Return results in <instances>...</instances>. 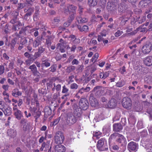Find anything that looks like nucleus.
Returning a JSON list of instances; mask_svg holds the SVG:
<instances>
[{
    "label": "nucleus",
    "mask_w": 152,
    "mask_h": 152,
    "mask_svg": "<svg viewBox=\"0 0 152 152\" xmlns=\"http://www.w3.org/2000/svg\"><path fill=\"white\" fill-rule=\"evenodd\" d=\"M152 2L151 0H142L140 2L139 5L142 8H147L151 5Z\"/></svg>",
    "instance_id": "12"
},
{
    "label": "nucleus",
    "mask_w": 152,
    "mask_h": 152,
    "mask_svg": "<svg viewBox=\"0 0 152 152\" xmlns=\"http://www.w3.org/2000/svg\"><path fill=\"white\" fill-rule=\"evenodd\" d=\"M113 130L116 132H119L123 129L121 124L119 123L115 124L113 125Z\"/></svg>",
    "instance_id": "20"
},
{
    "label": "nucleus",
    "mask_w": 152,
    "mask_h": 152,
    "mask_svg": "<svg viewBox=\"0 0 152 152\" xmlns=\"http://www.w3.org/2000/svg\"><path fill=\"white\" fill-rule=\"evenodd\" d=\"M118 137L116 140V142L121 144V145H122L124 144L125 143L126 141V139L124 136L119 134Z\"/></svg>",
    "instance_id": "19"
},
{
    "label": "nucleus",
    "mask_w": 152,
    "mask_h": 152,
    "mask_svg": "<svg viewBox=\"0 0 152 152\" xmlns=\"http://www.w3.org/2000/svg\"><path fill=\"white\" fill-rule=\"evenodd\" d=\"M107 9L109 11H112L116 10V4L115 2L109 1L107 5Z\"/></svg>",
    "instance_id": "13"
},
{
    "label": "nucleus",
    "mask_w": 152,
    "mask_h": 152,
    "mask_svg": "<svg viewBox=\"0 0 152 152\" xmlns=\"http://www.w3.org/2000/svg\"><path fill=\"white\" fill-rule=\"evenodd\" d=\"M75 56L74 54H72L70 55L69 58H68L67 59V61L69 62H70L72 60V61L74 58H75Z\"/></svg>",
    "instance_id": "61"
},
{
    "label": "nucleus",
    "mask_w": 152,
    "mask_h": 152,
    "mask_svg": "<svg viewBox=\"0 0 152 152\" xmlns=\"http://www.w3.org/2000/svg\"><path fill=\"white\" fill-rule=\"evenodd\" d=\"M102 74L103 77V79H105L108 76L109 74V71H108L104 73H102Z\"/></svg>",
    "instance_id": "62"
},
{
    "label": "nucleus",
    "mask_w": 152,
    "mask_h": 152,
    "mask_svg": "<svg viewBox=\"0 0 152 152\" xmlns=\"http://www.w3.org/2000/svg\"><path fill=\"white\" fill-rule=\"evenodd\" d=\"M26 27H25L24 28H22L21 30L20 31L19 34L23 37L24 36H26Z\"/></svg>",
    "instance_id": "41"
},
{
    "label": "nucleus",
    "mask_w": 152,
    "mask_h": 152,
    "mask_svg": "<svg viewBox=\"0 0 152 152\" xmlns=\"http://www.w3.org/2000/svg\"><path fill=\"white\" fill-rule=\"evenodd\" d=\"M123 33V32L120 30H118L115 34V36L116 37H118L121 35Z\"/></svg>",
    "instance_id": "55"
},
{
    "label": "nucleus",
    "mask_w": 152,
    "mask_h": 152,
    "mask_svg": "<svg viewBox=\"0 0 152 152\" xmlns=\"http://www.w3.org/2000/svg\"><path fill=\"white\" fill-rule=\"evenodd\" d=\"M138 148V144L133 141L130 142L127 145V149L130 152H135Z\"/></svg>",
    "instance_id": "6"
},
{
    "label": "nucleus",
    "mask_w": 152,
    "mask_h": 152,
    "mask_svg": "<svg viewBox=\"0 0 152 152\" xmlns=\"http://www.w3.org/2000/svg\"><path fill=\"white\" fill-rule=\"evenodd\" d=\"M68 8L71 12H73V13H76L75 11L77 8L76 6L72 5H70L69 6Z\"/></svg>",
    "instance_id": "40"
},
{
    "label": "nucleus",
    "mask_w": 152,
    "mask_h": 152,
    "mask_svg": "<svg viewBox=\"0 0 152 152\" xmlns=\"http://www.w3.org/2000/svg\"><path fill=\"white\" fill-rule=\"evenodd\" d=\"M69 91V89L65 85H64L62 87V93L63 94H65Z\"/></svg>",
    "instance_id": "50"
},
{
    "label": "nucleus",
    "mask_w": 152,
    "mask_h": 152,
    "mask_svg": "<svg viewBox=\"0 0 152 152\" xmlns=\"http://www.w3.org/2000/svg\"><path fill=\"white\" fill-rule=\"evenodd\" d=\"M33 7L27 6L24 8V12L26 14L23 16V19L26 20H28L34 11Z\"/></svg>",
    "instance_id": "2"
},
{
    "label": "nucleus",
    "mask_w": 152,
    "mask_h": 152,
    "mask_svg": "<svg viewBox=\"0 0 152 152\" xmlns=\"http://www.w3.org/2000/svg\"><path fill=\"white\" fill-rule=\"evenodd\" d=\"M17 39L14 38L12 39L10 43L11 48L13 49L15 45L16 44Z\"/></svg>",
    "instance_id": "44"
},
{
    "label": "nucleus",
    "mask_w": 152,
    "mask_h": 152,
    "mask_svg": "<svg viewBox=\"0 0 152 152\" xmlns=\"http://www.w3.org/2000/svg\"><path fill=\"white\" fill-rule=\"evenodd\" d=\"M105 141L104 138H101L98 140L97 144V148L102 151H106L108 148L105 147L104 142Z\"/></svg>",
    "instance_id": "9"
},
{
    "label": "nucleus",
    "mask_w": 152,
    "mask_h": 152,
    "mask_svg": "<svg viewBox=\"0 0 152 152\" xmlns=\"http://www.w3.org/2000/svg\"><path fill=\"white\" fill-rule=\"evenodd\" d=\"M98 0H88V4L90 7H94L97 4Z\"/></svg>",
    "instance_id": "32"
},
{
    "label": "nucleus",
    "mask_w": 152,
    "mask_h": 152,
    "mask_svg": "<svg viewBox=\"0 0 152 152\" xmlns=\"http://www.w3.org/2000/svg\"><path fill=\"white\" fill-rule=\"evenodd\" d=\"M7 132L8 135L11 138H14L16 135V132L13 130H8Z\"/></svg>",
    "instance_id": "29"
},
{
    "label": "nucleus",
    "mask_w": 152,
    "mask_h": 152,
    "mask_svg": "<svg viewBox=\"0 0 152 152\" xmlns=\"http://www.w3.org/2000/svg\"><path fill=\"white\" fill-rule=\"evenodd\" d=\"M145 44L142 48V52L144 54H147L152 49V43L149 41H147Z\"/></svg>",
    "instance_id": "5"
},
{
    "label": "nucleus",
    "mask_w": 152,
    "mask_h": 152,
    "mask_svg": "<svg viewBox=\"0 0 152 152\" xmlns=\"http://www.w3.org/2000/svg\"><path fill=\"white\" fill-rule=\"evenodd\" d=\"M116 104V100L114 99H111L107 103L108 107L111 108H114Z\"/></svg>",
    "instance_id": "22"
},
{
    "label": "nucleus",
    "mask_w": 152,
    "mask_h": 152,
    "mask_svg": "<svg viewBox=\"0 0 152 152\" xmlns=\"http://www.w3.org/2000/svg\"><path fill=\"white\" fill-rule=\"evenodd\" d=\"M0 109L3 112L5 115L9 116L12 113L11 109L10 107H8L5 109L0 108Z\"/></svg>",
    "instance_id": "24"
},
{
    "label": "nucleus",
    "mask_w": 152,
    "mask_h": 152,
    "mask_svg": "<svg viewBox=\"0 0 152 152\" xmlns=\"http://www.w3.org/2000/svg\"><path fill=\"white\" fill-rule=\"evenodd\" d=\"M27 121L26 119L23 118L20 121V123L23 126L24 125H25L26 124L28 123H27Z\"/></svg>",
    "instance_id": "60"
},
{
    "label": "nucleus",
    "mask_w": 152,
    "mask_h": 152,
    "mask_svg": "<svg viewBox=\"0 0 152 152\" xmlns=\"http://www.w3.org/2000/svg\"><path fill=\"white\" fill-rule=\"evenodd\" d=\"M106 0H100L99 4L101 7H104L106 6Z\"/></svg>",
    "instance_id": "49"
},
{
    "label": "nucleus",
    "mask_w": 152,
    "mask_h": 152,
    "mask_svg": "<svg viewBox=\"0 0 152 152\" xmlns=\"http://www.w3.org/2000/svg\"><path fill=\"white\" fill-rule=\"evenodd\" d=\"M47 146H48V145L47 144H46L45 143V142H44L42 145V146L40 148V150L42 151L43 150L44 151H47V149L46 148V147Z\"/></svg>",
    "instance_id": "47"
},
{
    "label": "nucleus",
    "mask_w": 152,
    "mask_h": 152,
    "mask_svg": "<svg viewBox=\"0 0 152 152\" xmlns=\"http://www.w3.org/2000/svg\"><path fill=\"white\" fill-rule=\"evenodd\" d=\"M75 69V67L73 66H71L67 67L66 69V71L67 72L69 73L74 71Z\"/></svg>",
    "instance_id": "38"
},
{
    "label": "nucleus",
    "mask_w": 152,
    "mask_h": 152,
    "mask_svg": "<svg viewBox=\"0 0 152 152\" xmlns=\"http://www.w3.org/2000/svg\"><path fill=\"white\" fill-rule=\"evenodd\" d=\"M45 115L47 116L50 115L52 113V111L50 107L49 106H46L44 110Z\"/></svg>",
    "instance_id": "31"
},
{
    "label": "nucleus",
    "mask_w": 152,
    "mask_h": 152,
    "mask_svg": "<svg viewBox=\"0 0 152 152\" xmlns=\"http://www.w3.org/2000/svg\"><path fill=\"white\" fill-rule=\"evenodd\" d=\"M33 42V38H30L28 40V44L26 46L27 49L30 51H31L32 50V47L30 46V45Z\"/></svg>",
    "instance_id": "37"
},
{
    "label": "nucleus",
    "mask_w": 152,
    "mask_h": 152,
    "mask_svg": "<svg viewBox=\"0 0 152 152\" xmlns=\"http://www.w3.org/2000/svg\"><path fill=\"white\" fill-rule=\"evenodd\" d=\"M76 19L79 23H83L87 22L88 19L85 18H82L81 17H77L76 18Z\"/></svg>",
    "instance_id": "27"
},
{
    "label": "nucleus",
    "mask_w": 152,
    "mask_h": 152,
    "mask_svg": "<svg viewBox=\"0 0 152 152\" xmlns=\"http://www.w3.org/2000/svg\"><path fill=\"white\" fill-rule=\"evenodd\" d=\"M36 109L34 107V110L32 112V114L35 118V121L37 122V120L41 115V112L39 110L36 111Z\"/></svg>",
    "instance_id": "15"
},
{
    "label": "nucleus",
    "mask_w": 152,
    "mask_h": 152,
    "mask_svg": "<svg viewBox=\"0 0 152 152\" xmlns=\"http://www.w3.org/2000/svg\"><path fill=\"white\" fill-rule=\"evenodd\" d=\"M82 109L81 108L77 105L74 106L73 114L78 118L81 116L82 114Z\"/></svg>",
    "instance_id": "11"
},
{
    "label": "nucleus",
    "mask_w": 152,
    "mask_h": 152,
    "mask_svg": "<svg viewBox=\"0 0 152 152\" xmlns=\"http://www.w3.org/2000/svg\"><path fill=\"white\" fill-rule=\"evenodd\" d=\"M23 130L24 132H28L30 129V124L29 123L24 125L22 127Z\"/></svg>",
    "instance_id": "36"
},
{
    "label": "nucleus",
    "mask_w": 152,
    "mask_h": 152,
    "mask_svg": "<svg viewBox=\"0 0 152 152\" xmlns=\"http://www.w3.org/2000/svg\"><path fill=\"white\" fill-rule=\"evenodd\" d=\"M90 88L89 87H87L85 88L82 87L78 91L75 95V96L78 99L80 98V96L84 94V92H88L90 91Z\"/></svg>",
    "instance_id": "10"
},
{
    "label": "nucleus",
    "mask_w": 152,
    "mask_h": 152,
    "mask_svg": "<svg viewBox=\"0 0 152 152\" xmlns=\"http://www.w3.org/2000/svg\"><path fill=\"white\" fill-rule=\"evenodd\" d=\"M54 138L55 142L58 144H61L64 140V134L61 131H58L56 133Z\"/></svg>",
    "instance_id": "4"
},
{
    "label": "nucleus",
    "mask_w": 152,
    "mask_h": 152,
    "mask_svg": "<svg viewBox=\"0 0 152 152\" xmlns=\"http://www.w3.org/2000/svg\"><path fill=\"white\" fill-rule=\"evenodd\" d=\"M35 8V11L34 14L33 15V18L34 21H37L39 15V7H36Z\"/></svg>",
    "instance_id": "26"
},
{
    "label": "nucleus",
    "mask_w": 152,
    "mask_h": 152,
    "mask_svg": "<svg viewBox=\"0 0 152 152\" xmlns=\"http://www.w3.org/2000/svg\"><path fill=\"white\" fill-rule=\"evenodd\" d=\"M76 14V13H73L68 18V22L71 23L74 20L75 15Z\"/></svg>",
    "instance_id": "43"
},
{
    "label": "nucleus",
    "mask_w": 152,
    "mask_h": 152,
    "mask_svg": "<svg viewBox=\"0 0 152 152\" xmlns=\"http://www.w3.org/2000/svg\"><path fill=\"white\" fill-rule=\"evenodd\" d=\"M143 62L145 65L150 66L152 65V56H148L144 58Z\"/></svg>",
    "instance_id": "17"
},
{
    "label": "nucleus",
    "mask_w": 152,
    "mask_h": 152,
    "mask_svg": "<svg viewBox=\"0 0 152 152\" xmlns=\"http://www.w3.org/2000/svg\"><path fill=\"white\" fill-rule=\"evenodd\" d=\"M147 113L149 115L150 119L152 120V109H149L147 110Z\"/></svg>",
    "instance_id": "59"
},
{
    "label": "nucleus",
    "mask_w": 152,
    "mask_h": 152,
    "mask_svg": "<svg viewBox=\"0 0 152 152\" xmlns=\"http://www.w3.org/2000/svg\"><path fill=\"white\" fill-rule=\"evenodd\" d=\"M42 36H41V37H37L36 39L35 40L33 43V46L35 48L38 47L41 41L42 40Z\"/></svg>",
    "instance_id": "21"
},
{
    "label": "nucleus",
    "mask_w": 152,
    "mask_h": 152,
    "mask_svg": "<svg viewBox=\"0 0 152 152\" xmlns=\"http://www.w3.org/2000/svg\"><path fill=\"white\" fill-rule=\"evenodd\" d=\"M144 80L146 83L150 84L152 83V77L151 76H146L144 78Z\"/></svg>",
    "instance_id": "33"
},
{
    "label": "nucleus",
    "mask_w": 152,
    "mask_h": 152,
    "mask_svg": "<svg viewBox=\"0 0 152 152\" xmlns=\"http://www.w3.org/2000/svg\"><path fill=\"white\" fill-rule=\"evenodd\" d=\"M78 85L75 83H73L70 85V88L72 89H77L78 87Z\"/></svg>",
    "instance_id": "48"
},
{
    "label": "nucleus",
    "mask_w": 152,
    "mask_h": 152,
    "mask_svg": "<svg viewBox=\"0 0 152 152\" xmlns=\"http://www.w3.org/2000/svg\"><path fill=\"white\" fill-rule=\"evenodd\" d=\"M55 152H65L66 149L65 146L61 144H58L54 146Z\"/></svg>",
    "instance_id": "16"
},
{
    "label": "nucleus",
    "mask_w": 152,
    "mask_h": 152,
    "mask_svg": "<svg viewBox=\"0 0 152 152\" xmlns=\"http://www.w3.org/2000/svg\"><path fill=\"white\" fill-rule=\"evenodd\" d=\"M7 66V64L5 63L3 64L0 65V75L3 74L4 72L5 68L4 66Z\"/></svg>",
    "instance_id": "35"
},
{
    "label": "nucleus",
    "mask_w": 152,
    "mask_h": 152,
    "mask_svg": "<svg viewBox=\"0 0 152 152\" xmlns=\"http://www.w3.org/2000/svg\"><path fill=\"white\" fill-rule=\"evenodd\" d=\"M30 38L28 37H22L20 41V45H23L25 46H26L28 44V39L29 40Z\"/></svg>",
    "instance_id": "23"
},
{
    "label": "nucleus",
    "mask_w": 152,
    "mask_h": 152,
    "mask_svg": "<svg viewBox=\"0 0 152 152\" xmlns=\"http://www.w3.org/2000/svg\"><path fill=\"white\" fill-rule=\"evenodd\" d=\"M12 94L13 96L16 97L19 96H21L22 93L19 91L18 88H16L12 91Z\"/></svg>",
    "instance_id": "25"
},
{
    "label": "nucleus",
    "mask_w": 152,
    "mask_h": 152,
    "mask_svg": "<svg viewBox=\"0 0 152 152\" xmlns=\"http://www.w3.org/2000/svg\"><path fill=\"white\" fill-rule=\"evenodd\" d=\"M40 56L41 54L38 52H35L34 55L32 54V63Z\"/></svg>",
    "instance_id": "39"
},
{
    "label": "nucleus",
    "mask_w": 152,
    "mask_h": 152,
    "mask_svg": "<svg viewBox=\"0 0 152 152\" xmlns=\"http://www.w3.org/2000/svg\"><path fill=\"white\" fill-rule=\"evenodd\" d=\"M49 61V60H48V61H45V62L42 63L41 64V66L43 67V66H44L46 67H48L50 66V64Z\"/></svg>",
    "instance_id": "46"
},
{
    "label": "nucleus",
    "mask_w": 152,
    "mask_h": 152,
    "mask_svg": "<svg viewBox=\"0 0 152 152\" xmlns=\"http://www.w3.org/2000/svg\"><path fill=\"white\" fill-rule=\"evenodd\" d=\"M119 135V134L118 133H114L112 134L110 136L109 139L111 140L113 138H115V137H118V135Z\"/></svg>",
    "instance_id": "51"
},
{
    "label": "nucleus",
    "mask_w": 152,
    "mask_h": 152,
    "mask_svg": "<svg viewBox=\"0 0 152 152\" xmlns=\"http://www.w3.org/2000/svg\"><path fill=\"white\" fill-rule=\"evenodd\" d=\"M80 107L84 110L87 109L89 105V103L88 100L85 98L80 99L79 102Z\"/></svg>",
    "instance_id": "8"
},
{
    "label": "nucleus",
    "mask_w": 152,
    "mask_h": 152,
    "mask_svg": "<svg viewBox=\"0 0 152 152\" xmlns=\"http://www.w3.org/2000/svg\"><path fill=\"white\" fill-rule=\"evenodd\" d=\"M24 56L28 58L25 61L26 64L27 65H29L30 64L32 63V54L26 52L25 53Z\"/></svg>",
    "instance_id": "14"
},
{
    "label": "nucleus",
    "mask_w": 152,
    "mask_h": 152,
    "mask_svg": "<svg viewBox=\"0 0 152 152\" xmlns=\"http://www.w3.org/2000/svg\"><path fill=\"white\" fill-rule=\"evenodd\" d=\"M49 70L52 72H54L56 70V67L54 65H53L49 68Z\"/></svg>",
    "instance_id": "63"
},
{
    "label": "nucleus",
    "mask_w": 152,
    "mask_h": 152,
    "mask_svg": "<svg viewBox=\"0 0 152 152\" xmlns=\"http://www.w3.org/2000/svg\"><path fill=\"white\" fill-rule=\"evenodd\" d=\"M34 0H26V2L28 6L29 7H31L33 4V2Z\"/></svg>",
    "instance_id": "52"
},
{
    "label": "nucleus",
    "mask_w": 152,
    "mask_h": 152,
    "mask_svg": "<svg viewBox=\"0 0 152 152\" xmlns=\"http://www.w3.org/2000/svg\"><path fill=\"white\" fill-rule=\"evenodd\" d=\"M78 118L74 115L72 112L67 113L66 118V124L71 126L75 123L77 120Z\"/></svg>",
    "instance_id": "1"
},
{
    "label": "nucleus",
    "mask_w": 152,
    "mask_h": 152,
    "mask_svg": "<svg viewBox=\"0 0 152 152\" xmlns=\"http://www.w3.org/2000/svg\"><path fill=\"white\" fill-rule=\"evenodd\" d=\"M139 28H137L136 30H135L133 31H132L131 32L129 33L128 35L130 36H133L135 35L138 31V30Z\"/></svg>",
    "instance_id": "53"
},
{
    "label": "nucleus",
    "mask_w": 152,
    "mask_h": 152,
    "mask_svg": "<svg viewBox=\"0 0 152 152\" xmlns=\"http://www.w3.org/2000/svg\"><path fill=\"white\" fill-rule=\"evenodd\" d=\"M57 48H59L60 51L61 53H64L65 52V50L62 47L61 44L58 43L57 45Z\"/></svg>",
    "instance_id": "42"
},
{
    "label": "nucleus",
    "mask_w": 152,
    "mask_h": 152,
    "mask_svg": "<svg viewBox=\"0 0 152 152\" xmlns=\"http://www.w3.org/2000/svg\"><path fill=\"white\" fill-rule=\"evenodd\" d=\"M123 107L127 109L131 108L132 103L131 99L128 97H125L123 98L122 102Z\"/></svg>",
    "instance_id": "7"
},
{
    "label": "nucleus",
    "mask_w": 152,
    "mask_h": 152,
    "mask_svg": "<svg viewBox=\"0 0 152 152\" xmlns=\"http://www.w3.org/2000/svg\"><path fill=\"white\" fill-rule=\"evenodd\" d=\"M102 88H103L102 86H97L94 88L93 90L94 91H96L97 92L100 90H102Z\"/></svg>",
    "instance_id": "54"
},
{
    "label": "nucleus",
    "mask_w": 152,
    "mask_h": 152,
    "mask_svg": "<svg viewBox=\"0 0 152 152\" xmlns=\"http://www.w3.org/2000/svg\"><path fill=\"white\" fill-rule=\"evenodd\" d=\"M82 30V31H81V32H83V31L87 32L88 30V26L86 25H84L83 26Z\"/></svg>",
    "instance_id": "56"
},
{
    "label": "nucleus",
    "mask_w": 152,
    "mask_h": 152,
    "mask_svg": "<svg viewBox=\"0 0 152 152\" xmlns=\"http://www.w3.org/2000/svg\"><path fill=\"white\" fill-rule=\"evenodd\" d=\"M126 123V118H122L121 119L120 123H119L121 124L122 126H125Z\"/></svg>",
    "instance_id": "57"
},
{
    "label": "nucleus",
    "mask_w": 152,
    "mask_h": 152,
    "mask_svg": "<svg viewBox=\"0 0 152 152\" xmlns=\"http://www.w3.org/2000/svg\"><path fill=\"white\" fill-rule=\"evenodd\" d=\"M45 50V48L43 47H40L39 48L38 52L40 54L43 53Z\"/></svg>",
    "instance_id": "58"
},
{
    "label": "nucleus",
    "mask_w": 152,
    "mask_h": 152,
    "mask_svg": "<svg viewBox=\"0 0 152 152\" xmlns=\"http://www.w3.org/2000/svg\"><path fill=\"white\" fill-rule=\"evenodd\" d=\"M14 113L16 118L18 120H20L23 117L22 113L20 110H17V111L15 112Z\"/></svg>",
    "instance_id": "28"
},
{
    "label": "nucleus",
    "mask_w": 152,
    "mask_h": 152,
    "mask_svg": "<svg viewBox=\"0 0 152 152\" xmlns=\"http://www.w3.org/2000/svg\"><path fill=\"white\" fill-rule=\"evenodd\" d=\"M28 69L31 70V72L34 75H37V76L39 77V75L38 74H39V73L38 71L37 68L35 64H33L30 66L28 67Z\"/></svg>",
    "instance_id": "18"
},
{
    "label": "nucleus",
    "mask_w": 152,
    "mask_h": 152,
    "mask_svg": "<svg viewBox=\"0 0 152 152\" xmlns=\"http://www.w3.org/2000/svg\"><path fill=\"white\" fill-rule=\"evenodd\" d=\"M10 23L13 24L12 29L14 31L19 30L20 26L22 25L21 23L16 17H15L11 19Z\"/></svg>",
    "instance_id": "3"
},
{
    "label": "nucleus",
    "mask_w": 152,
    "mask_h": 152,
    "mask_svg": "<svg viewBox=\"0 0 152 152\" xmlns=\"http://www.w3.org/2000/svg\"><path fill=\"white\" fill-rule=\"evenodd\" d=\"M18 10H20L23 8H24V7H26L27 6V3H19L18 4Z\"/></svg>",
    "instance_id": "34"
},
{
    "label": "nucleus",
    "mask_w": 152,
    "mask_h": 152,
    "mask_svg": "<svg viewBox=\"0 0 152 152\" xmlns=\"http://www.w3.org/2000/svg\"><path fill=\"white\" fill-rule=\"evenodd\" d=\"M54 87L52 88V91H54L56 90L57 91H60L61 88V84H58L57 85H56L55 83H53Z\"/></svg>",
    "instance_id": "30"
},
{
    "label": "nucleus",
    "mask_w": 152,
    "mask_h": 152,
    "mask_svg": "<svg viewBox=\"0 0 152 152\" xmlns=\"http://www.w3.org/2000/svg\"><path fill=\"white\" fill-rule=\"evenodd\" d=\"M60 17L59 16H57L55 17L53 20L54 23H58L60 21Z\"/></svg>",
    "instance_id": "64"
},
{
    "label": "nucleus",
    "mask_w": 152,
    "mask_h": 152,
    "mask_svg": "<svg viewBox=\"0 0 152 152\" xmlns=\"http://www.w3.org/2000/svg\"><path fill=\"white\" fill-rule=\"evenodd\" d=\"M125 84V83L124 80H121L116 83L115 86L119 87H122Z\"/></svg>",
    "instance_id": "45"
}]
</instances>
